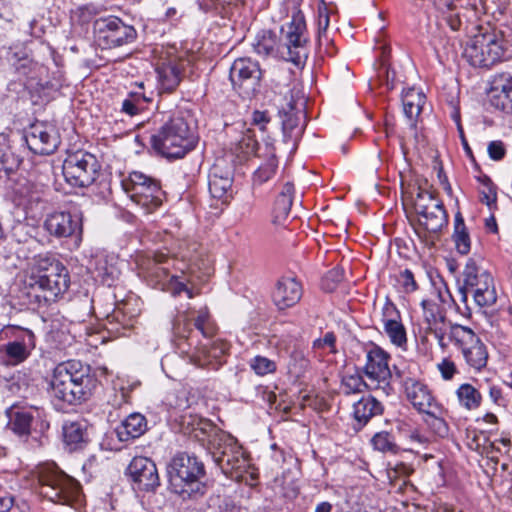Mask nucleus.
<instances>
[{
	"label": "nucleus",
	"instance_id": "obj_1",
	"mask_svg": "<svg viewBox=\"0 0 512 512\" xmlns=\"http://www.w3.org/2000/svg\"><path fill=\"white\" fill-rule=\"evenodd\" d=\"M282 39L275 32L261 30L253 42L254 51L264 57L280 58L299 65L307 58V27L304 14L294 10L291 21L281 28Z\"/></svg>",
	"mask_w": 512,
	"mask_h": 512
},
{
	"label": "nucleus",
	"instance_id": "obj_2",
	"mask_svg": "<svg viewBox=\"0 0 512 512\" xmlns=\"http://www.w3.org/2000/svg\"><path fill=\"white\" fill-rule=\"evenodd\" d=\"M201 430L209 437V451L215 464L223 474L232 480L247 483L250 463L238 441L230 434L212 425L209 421L201 422Z\"/></svg>",
	"mask_w": 512,
	"mask_h": 512
},
{
	"label": "nucleus",
	"instance_id": "obj_3",
	"mask_svg": "<svg viewBox=\"0 0 512 512\" xmlns=\"http://www.w3.org/2000/svg\"><path fill=\"white\" fill-rule=\"evenodd\" d=\"M167 476L172 491L183 500H197L207 491L202 481L204 464L193 454L179 452L167 465Z\"/></svg>",
	"mask_w": 512,
	"mask_h": 512
},
{
	"label": "nucleus",
	"instance_id": "obj_4",
	"mask_svg": "<svg viewBox=\"0 0 512 512\" xmlns=\"http://www.w3.org/2000/svg\"><path fill=\"white\" fill-rule=\"evenodd\" d=\"M5 58L32 98L46 95L50 85L48 68L35 59L32 49L27 45H13L8 48Z\"/></svg>",
	"mask_w": 512,
	"mask_h": 512
},
{
	"label": "nucleus",
	"instance_id": "obj_5",
	"mask_svg": "<svg viewBox=\"0 0 512 512\" xmlns=\"http://www.w3.org/2000/svg\"><path fill=\"white\" fill-rule=\"evenodd\" d=\"M197 137L183 117H174L150 136L153 150L166 158H182L193 150Z\"/></svg>",
	"mask_w": 512,
	"mask_h": 512
},
{
	"label": "nucleus",
	"instance_id": "obj_6",
	"mask_svg": "<svg viewBox=\"0 0 512 512\" xmlns=\"http://www.w3.org/2000/svg\"><path fill=\"white\" fill-rule=\"evenodd\" d=\"M39 493L53 503L68 505L79 495V483L55 463L39 465L35 471Z\"/></svg>",
	"mask_w": 512,
	"mask_h": 512
},
{
	"label": "nucleus",
	"instance_id": "obj_7",
	"mask_svg": "<svg viewBox=\"0 0 512 512\" xmlns=\"http://www.w3.org/2000/svg\"><path fill=\"white\" fill-rule=\"evenodd\" d=\"M506 47L502 32L490 31L469 40L463 55L474 67L489 68L502 61Z\"/></svg>",
	"mask_w": 512,
	"mask_h": 512
},
{
	"label": "nucleus",
	"instance_id": "obj_8",
	"mask_svg": "<svg viewBox=\"0 0 512 512\" xmlns=\"http://www.w3.org/2000/svg\"><path fill=\"white\" fill-rule=\"evenodd\" d=\"M23 288H68L69 273L58 261L39 258L37 262L18 275Z\"/></svg>",
	"mask_w": 512,
	"mask_h": 512
},
{
	"label": "nucleus",
	"instance_id": "obj_9",
	"mask_svg": "<svg viewBox=\"0 0 512 512\" xmlns=\"http://www.w3.org/2000/svg\"><path fill=\"white\" fill-rule=\"evenodd\" d=\"M122 187L131 200L152 212L162 204L164 192L159 182L141 172L134 171L122 180Z\"/></svg>",
	"mask_w": 512,
	"mask_h": 512
},
{
	"label": "nucleus",
	"instance_id": "obj_10",
	"mask_svg": "<svg viewBox=\"0 0 512 512\" xmlns=\"http://www.w3.org/2000/svg\"><path fill=\"white\" fill-rule=\"evenodd\" d=\"M96 43L103 49H111L132 43L137 36L135 28L116 16L101 17L93 23Z\"/></svg>",
	"mask_w": 512,
	"mask_h": 512
},
{
	"label": "nucleus",
	"instance_id": "obj_11",
	"mask_svg": "<svg viewBox=\"0 0 512 512\" xmlns=\"http://www.w3.org/2000/svg\"><path fill=\"white\" fill-rule=\"evenodd\" d=\"M390 356L382 348L372 345L366 353V364L363 372L368 380L370 390L378 391L384 396H389L394 392L391 385L393 377L389 368L388 361Z\"/></svg>",
	"mask_w": 512,
	"mask_h": 512
},
{
	"label": "nucleus",
	"instance_id": "obj_12",
	"mask_svg": "<svg viewBox=\"0 0 512 512\" xmlns=\"http://www.w3.org/2000/svg\"><path fill=\"white\" fill-rule=\"evenodd\" d=\"M62 169L68 184L82 188L91 185L96 180L99 164L94 155L78 151L64 160Z\"/></svg>",
	"mask_w": 512,
	"mask_h": 512
},
{
	"label": "nucleus",
	"instance_id": "obj_13",
	"mask_svg": "<svg viewBox=\"0 0 512 512\" xmlns=\"http://www.w3.org/2000/svg\"><path fill=\"white\" fill-rule=\"evenodd\" d=\"M262 70L259 63L250 57L236 59L231 67L229 79L238 93L245 98H251L260 87Z\"/></svg>",
	"mask_w": 512,
	"mask_h": 512
},
{
	"label": "nucleus",
	"instance_id": "obj_14",
	"mask_svg": "<svg viewBox=\"0 0 512 512\" xmlns=\"http://www.w3.org/2000/svg\"><path fill=\"white\" fill-rule=\"evenodd\" d=\"M414 207L419 216L420 225L429 232H439L448 222L443 204L429 192L418 193Z\"/></svg>",
	"mask_w": 512,
	"mask_h": 512
},
{
	"label": "nucleus",
	"instance_id": "obj_15",
	"mask_svg": "<svg viewBox=\"0 0 512 512\" xmlns=\"http://www.w3.org/2000/svg\"><path fill=\"white\" fill-rule=\"evenodd\" d=\"M126 476L139 491L154 492L160 486L156 464L147 457H134L126 469Z\"/></svg>",
	"mask_w": 512,
	"mask_h": 512
},
{
	"label": "nucleus",
	"instance_id": "obj_16",
	"mask_svg": "<svg viewBox=\"0 0 512 512\" xmlns=\"http://www.w3.org/2000/svg\"><path fill=\"white\" fill-rule=\"evenodd\" d=\"M24 138L28 148L40 155L54 153L61 142L57 129L44 122L32 124L25 132Z\"/></svg>",
	"mask_w": 512,
	"mask_h": 512
},
{
	"label": "nucleus",
	"instance_id": "obj_17",
	"mask_svg": "<svg viewBox=\"0 0 512 512\" xmlns=\"http://www.w3.org/2000/svg\"><path fill=\"white\" fill-rule=\"evenodd\" d=\"M44 228L54 237H71L77 232H81V216L78 213L53 212L45 219Z\"/></svg>",
	"mask_w": 512,
	"mask_h": 512
},
{
	"label": "nucleus",
	"instance_id": "obj_18",
	"mask_svg": "<svg viewBox=\"0 0 512 512\" xmlns=\"http://www.w3.org/2000/svg\"><path fill=\"white\" fill-rule=\"evenodd\" d=\"M284 103L279 104V116L281 118L282 130L285 141L292 140L294 143L302 133L300 126L302 110L297 107L293 95L284 96Z\"/></svg>",
	"mask_w": 512,
	"mask_h": 512
},
{
	"label": "nucleus",
	"instance_id": "obj_19",
	"mask_svg": "<svg viewBox=\"0 0 512 512\" xmlns=\"http://www.w3.org/2000/svg\"><path fill=\"white\" fill-rule=\"evenodd\" d=\"M489 100L493 107L512 114V75L504 72L493 77Z\"/></svg>",
	"mask_w": 512,
	"mask_h": 512
},
{
	"label": "nucleus",
	"instance_id": "obj_20",
	"mask_svg": "<svg viewBox=\"0 0 512 512\" xmlns=\"http://www.w3.org/2000/svg\"><path fill=\"white\" fill-rule=\"evenodd\" d=\"M52 377L56 378L57 385H63L66 381L80 382L83 384L95 385L96 379L90 373V366L78 360H69L58 364Z\"/></svg>",
	"mask_w": 512,
	"mask_h": 512
},
{
	"label": "nucleus",
	"instance_id": "obj_21",
	"mask_svg": "<svg viewBox=\"0 0 512 512\" xmlns=\"http://www.w3.org/2000/svg\"><path fill=\"white\" fill-rule=\"evenodd\" d=\"M229 349V344L216 340L210 345H203L190 356V362L197 367L218 370L222 365V357Z\"/></svg>",
	"mask_w": 512,
	"mask_h": 512
},
{
	"label": "nucleus",
	"instance_id": "obj_22",
	"mask_svg": "<svg viewBox=\"0 0 512 512\" xmlns=\"http://www.w3.org/2000/svg\"><path fill=\"white\" fill-rule=\"evenodd\" d=\"M57 385L56 378L52 377L50 381V389L52 395L60 401L66 402L70 405L81 403L89 398L92 393L94 385L83 384L80 382L67 381Z\"/></svg>",
	"mask_w": 512,
	"mask_h": 512
},
{
	"label": "nucleus",
	"instance_id": "obj_23",
	"mask_svg": "<svg viewBox=\"0 0 512 512\" xmlns=\"http://www.w3.org/2000/svg\"><path fill=\"white\" fill-rule=\"evenodd\" d=\"M403 387L408 401L420 413H426L438 406L425 384L413 378H407L403 381Z\"/></svg>",
	"mask_w": 512,
	"mask_h": 512
},
{
	"label": "nucleus",
	"instance_id": "obj_24",
	"mask_svg": "<svg viewBox=\"0 0 512 512\" xmlns=\"http://www.w3.org/2000/svg\"><path fill=\"white\" fill-rule=\"evenodd\" d=\"M35 346L36 341L34 333L29 329H22V335L16 340L8 342L4 346V351L9 359V363L17 365L29 357Z\"/></svg>",
	"mask_w": 512,
	"mask_h": 512
},
{
	"label": "nucleus",
	"instance_id": "obj_25",
	"mask_svg": "<svg viewBox=\"0 0 512 512\" xmlns=\"http://www.w3.org/2000/svg\"><path fill=\"white\" fill-rule=\"evenodd\" d=\"M7 428L19 437H27L36 419L41 418V411L37 408L31 410H16L8 414Z\"/></svg>",
	"mask_w": 512,
	"mask_h": 512
},
{
	"label": "nucleus",
	"instance_id": "obj_26",
	"mask_svg": "<svg viewBox=\"0 0 512 512\" xmlns=\"http://www.w3.org/2000/svg\"><path fill=\"white\" fill-rule=\"evenodd\" d=\"M424 103L425 95L414 88H409L402 94L403 112L411 131H416L417 120Z\"/></svg>",
	"mask_w": 512,
	"mask_h": 512
},
{
	"label": "nucleus",
	"instance_id": "obj_27",
	"mask_svg": "<svg viewBox=\"0 0 512 512\" xmlns=\"http://www.w3.org/2000/svg\"><path fill=\"white\" fill-rule=\"evenodd\" d=\"M146 430V418L140 413H132L117 426L115 431L119 440L125 442L140 437Z\"/></svg>",
	"mask_w": 512,
	"mask_h": 512
},
{
	"label": "nucleus",
	"instance_id": "obj_28",
	"mask_svg": "<svg viewBox=\"0 0 512 512\" xmlns=\"http://www.w3.org/2000/svg\"><path fill=\"white\" fill-rule=\"evenodd\" d=\"M63 440L70 451L78 450L88 441L87 427L83 421H66L62 426Z\"/></svg>",
	"mask_w": 512,
	"mask_h": 512
},
{
	"label": "nucleus",
	"instance_id": "obj_29",
	"mask_svg": "<svg viewBox=\"0 0 512 512\" xmlns=\"http://www.w3.org/2000/svg\"><path fill=\"white\" fill-rule=\"evenodd\" d=\"M383 412L382 404L371 395L363 396L353 405V416L359 427H363L368 421Z\"/></svg>",
	"mask_w": 512,
	"mask_h": 512
},
{
	"label": "nucleus",
	"instance_id": "obj_30",
	"mask_svg": "<svg viewBox=\"0 0 512 512\" xmlns=\"http://www.w3.org/2000/svg\"><path fill=\"white\" fill-rule=\"evenodd\" d=\"M156 73L160 93H171L180 84L182 71L175 63L169 62L158 66Z\"/></svg>",
	"mask_w": 512,
	"mask_h": 512
},
{
	"label": "nucleus",
	"instance_id": "obj_31",
	"mask_svg": "<svg viewBox=\"0 0 512 512\" xmlns=\"http://www.w3.org/2000/svg\"><path fill=\"white\" fill-rule=\"evenodd\" d=\"M232 177L229 172L223 173L215 166L209 175V192L215 199L226 201L232 187Z\"/></svg>",
	"mask_w": 512,
	"mask_h": 512
},
{
	"label": "nucleus",
	"instance_id": "obj_32",
	"mask_svg": "<svg viewBox=\"0 0 512 512\" xmlns=\"http://www.w3.org/2000/svg\"><path fill=\"white\" fill-rule=\"evenodd\" d=\"M463 275L465 283L464 288H473L475 286H479L480 288L495 287L492 275L485 270H480L473 259L467 261Z\"/></svg>",
	"mask_w": 512,
	"mask_h": 512
},
{
	"label": "nucleus",
	"instance_id": "obj_33",
	"mask_svg": "<svg viewBox=\"0 0 512 512\" xmlns=\"http://www.w3.org/2000/svg\"><path fill=\"white\" fill-rule=\"evenodd\" d=\"M294 186L286 183L277 196L273 209V222L281 224L289 215L293 201Z\"/></svg>",
	"mask_w": 512,
	"mask_h": 512
},
{
	"label": "nucleus",
	"instance_id": "obj_34",
	"mask_svg": "<svg viewBox=\"0 0 512 512\" xmlns=\"http://www.w3.org/2000/svg\"><path fill=\"white\" fill-rule=\"evenodd\" d=\"M462 354L469 366L476 370H480L486 366L488 353L485 345L477 338V343L470 344L462 350Z\"/></svg>",
	"mask_w": 512,
	"mask_h": 512
},
{
	"label": "nucleus",
	"instance_id": "obj_35",
	"mask_svg": "<svg viewBox=\"0 0 512 512\" xmlns=\"http://www.w3.org/2000/svg\"><path fill=\"white\" fill-rule=\"evenodd\" d=\"M151 100L152 98L143 92H130L122 101L121 111L129 116H135L144 111Z\"/></svg>",
	"mask_w": 512,
	"mask_h": 512
},
{
	"label": "nucleus",
	"instance_id": "obj_36",
	"mask_svg": "<svg viewBox=\"0 0 512 512\" xmlns=\"http://www.w3.org/2000/svg\"><path fill=\"white\" fill-rule=\"evenodd\" d=\"M448 338L462 351L470 344L477 343V338L479 337L469 327L459 324H449Z\"/></svg>",
	"mask_w": 512,
	"mask_h": 512
},
{
	"label": "nucleus",
	"instance_id": "obj_37",
	"mask_svg": "<svg viewBox=\"0 0 512 512\" xmlns=\"http://www.w3.org/2000/svg\"><path fill=\"white\" fill-rule=\"evenodd\" d=\"M19 165V158L11 151L8 139L0 135V174L7 175Z\"/></svg>",
	"mask_w": 512,
	"mask_h": 512
},
{
	"label": "nucleus",
	"instance_id": "obj_38",
	"mask_svg": "<svg viewBox=\"0 0 512 512\" xmlns=\"http://www.w3.org/2000/svg\"><path fill=\"white\" fill-rule=\"evenodd\" d=\"M457 397L462 406L466 409H475L479 407L481 403V394L471 384H462L457 389Z\"/></svg>",
	"mask_w": 512,
	"mask_h": 512
},
{
	"label": "nucleus",
	"instance_id": "obj_39",
	"mask_svg": "<svg viewBox=\"0 0 512 512\" xmlns=\"http://www.w3.org/2000/svg\"><path fill=\"white\" fill-rule=\"evenodd\" d=\"M371 444L375 450L382 453L396 454L399 451L394 436L386 431L376 433L371 438Z\"/></svg>",
	"mask_w": 512,
	"mask_h": 512
},
{
	"label": "nucleus",
	"instance_id": "obj_40",
	"mask_svg": "<svg viewBox=\"0 0 512 512\" xmlns=\"http://www.w3.org/2000/svg\"><path fill=\"white\" fill-rule=\"evenodd\" d=\"M440 412L439 406L434 407L432 410L426 412L424 419L430 430L438 437H446L449 432V427L446 421L438 414Z\"/></svg>",
	"mask_w": 512,
	"mask_h": 512
},
{
	"label": "nucleus",
	"instance_id": "obj_41",
	"mask_svg": "<svg viewBox=\"0 0 512 512\" xmlns=\"http://www.w3.org/2000/svg\"><path fill=\"white\" fill-rule=\"evenodd\" d=\"M384 330L393 344L397 346L406 344L407 338L405 328L397 319H385Z\"/></svg>",
	"mask_w": 512,
	"mask_h": 512
},
{
	"label": "nucleus",
	"instance_id": "obj_42",
	"mask_svg": "<svg viewBox=\"0 0 512 512\" xmlns=\"http://www.w3.org/2000/svg\"><path fill=\"white\" fill-rule=\"evenodd\" d=\"M301 297V290H274L272 295L273 301L279 310L292 307Z\"/></svg>",
	"mask_w": 512,
	"mask_h": 512
},
{
	"label": "nucleus",
	"instance_id": "obj_43",
	"mask_svg": "<svg viewBox=\"0 0 512 512\" xmlns=\"http://www.w3.org/2000/svg\"><path fill=\"white\" fill-rule=\"evenodd\" d=\"M365 389H369L368 381L365 382L361 375L350 374L343 376L341 390L345 395L361 393Z\"/></svg>",
	"mask_w": 512,
	"mask_h": 512
},
{
	"label": "nucleus",
	"instance_id": "obj_44",
	"mask_svg": "<svg viewBox=\"0 0 512 512\" xmlns=\"http://www.w3.org/2000/svg\"><path fill=\"white\" fill-rule=\"evenodd\" d=\"M463 296L467 297L470 293L476 304L480 307H490L497 301V290H458Z\"/></svg>",
	"mask_w": 512,
	"mask_h": 512
},
{
	"label": "nucleus",
	"instance_id": "obj_45",
	"mask_svg": "<svg viewBox=\"0 0 512 512\" xmlns=\"http://www.w3.org/2000/svg\"><path fill=\"white\" fill-rule=\"evenodd\" d=\"M118 277V271L113 267H99L93 274L95 285L106 288H112L116 286V280Z\"/></svg>",
	"mask_w": 512,
	"mask_h": 512
},
{
	"label": "nucleus",
	"instance_id": "obj_46",
	"mask_svg": "<svg viewBox=\"0 0 512 512\" xmlns=\"http://www.w3.org/2000/svg\"><path fill=\"white\" fill-rule=\"evenodd\" d=\"M437 319L431 327H424V332L426 335H433L437 339L439 346L445 349L448 346L445 336L447 333L449 334V325L446 323L444 315L437 317Z\"/></svg>",
	"mask_w": 512,
	"mask_h": 512
},
{
	"label": "nucleus",
	"instance_id": "obj_47",
	"mask_svg": "<svg viewBox=\"0 0 512 512\" xmlns=\"http://www.w3.org/2000/svg\"><path fill=\"white\" fill-rule=\"evenodd\" d=\"M424 316V327H431L444 314L440 310V306L434 299H423L421 301Z\"/></svg>",
	"mask_w": 512,
	"mask_h": 512
},
{
	"label": "nucleus",
	"instance_id": "obj_48",
	"mask_svg": "<svg viewBox=\"0 0 512 512\" xmlns=\"http://www.w3.org/2000/svg\"><path fill=\"white\" fill-rule=\"evenodd\" d=\"M195 327L206 338L212 337L216 333V326L210 319L207 308H202L199 310L198 316L195 319Z\"/></svg>",
	"mask_w": 512,
	"mask_h": 512
},
{
	"label": "nucleus",
	"instance_id": "obj_49",
	"mask_svg": "<svg viewBox=\"0 0 512 512\" xmlns=\"http://www.w3.org/2000/svg\"><path fill=\"white\" fill-rule=\"evenodd\" d=\"M251 369L260 376H264L276 371V363L264 356H255L250 361Z\"/></svg>",
	"mask_w": 512,
	"mask_h": 512
},
{
	"label": "nucleus",
	"instance_id": "obj_50",
	"mask_svg": "<svg viewBox=\"0 0 512 512\" xmlns=\"http://www.w3.org/2000/svg\"><path fill=\"white\" fill-rule=\"evenodd\" d=\"M452 240L456 251L461 255H467L471 250V239L467 229L454 231Z\"/></svg>",
	"mask_w": 512,
	"mask_h": 512
},
{
	"label": "nucleus",
	"instance_id": "obj_51",
	"mask_svg": "<svg viewBox=\"0 0 512 512\" xmlns=\"http://www.w3.org/2000/svg\"><path fill=\"white\" fill-rule=\"evenodd\" d=\"M483 189L480 191L481 202L486 204L490 209L496 205L497 193L496 187L489 177L485 176L482 179Z\"/></svg>",
	"mask_w": 512,
	"mask_h": 512
},
{
	"label": "nucleus",
	"instance_id": "obj_52",
	"mask_svg": "<svg viewBox=\"0 0 512 512\" xmlns=\"http://www.w3.org/2000/svg\"><path fill=\"white\" fill-rule=\"evenodd\" d=\"M329 23H330V19H329V14L327 12V9L319 8L318 21H317V26H318L317 41L320 46L323 45L324 43L329 42V39L326 36V31L329 26Z\"/></svg>",
	"mask_w": 512,
	"mask_h": 512
},
{
	"label": "nucleus",
	"instance_id": "obj_53",
	"mask_svg": "<svg viewBox=\"0 0 512 512\" xmlns=\"http://www.w3.org/2000/svg\"><path fill=\"white\" fill-rule=\"evenodd\" d=\"M277 161L274 157L270 158L267 163L260 166L254 173V180L263 183L269 180L276 172Z\"/></svg>",
	"mask_w": 512,
	"mask_h": 512
},
{
	"label": "nucleus",
	"instance_id": "obj_54",
	"mask_svg": "<svg viewBox=\"0 0 512 512\" xmlns=\"http://www.w3.org/2000/svg\"><path fill=\"white\" fill-rule=\"evenodd\" d=\"M240 148L246 154H253L258 149V142L255 139V135L248 130L239 141Z\"/></svg>",
	"mask_w": 512,
	"mask_h": 512
},
{
	"label": "nucleus",
	"instance_id": "obj_55",
	"mask_svg": "<svg viewBox=\"0 0 512 512\" xmlns=\"http://www.w3.org/2000/svg\"><path fill=\"white\" fill-rule=\"evenodd\" d=\"M489 157L494 161L502 160L506 154V148L502 141L495 140L489 142L487 146Z\"/></svg>",
	"mask_w": 512,
	"mask_h": 512
},
{
	"label": "nucleus",
	"instance_id": "obj_56",
	"mask_svg": "<svg viewBox=\"0 0 512 512\" xmlns=\"http://www.w3.org/2000/svg\"><path fill=\"white\" fill-rule=\"evenodd\" d=\"M21 29L32 37L40 38L44 34V28L39 25L38 20L33 18L30 21L23 23Z\"/></svg>",
	"mask_w": 512,
	"mask_h": 512
},
{
	"label": "nucleus",
	"instance_id": "obj_57",
	"mask_svg": "<svg viewBox=\"0 0 512 512\" xmlns=\"http://www.w3.org/2000/svg\"><path fill=\"white\" fill-rule=\"evenodd\" d=\"M54 290H42V292H50V296L44 294H34L32 295L30 292L27 293V296L29 298L33 297L35 304H37V307H41L44 305H49L52 301L55 302L58 297V293H53Z\"/></svg>",
	"mask_w": 512,
	"mask_h": 512
},
{
	"label": "nucleus",
	"instance_id": "obj_58",
	"mask_svg": "<svg viewBox=\"0 0 512 512\" xmlns=\"http://www.w3.org/2000/svg\"><path fill=\"white\" fill-rule=\"evenodd\" d=\"M336 337L333 332H327L323 338L314 341L315 348L329 347L332 353L336 352L335 348Z\"/></svg>",
	"mask_w": 512,
	"mask_h": 512
},
{
	"label": "nucleus",
	"instance_id": "obj_59",
	"mask_svg": "<svg viewBox=\"0 0 512 512\" xmlns=\"http://www.w3.org/2000/svg\"><path fill=\"white\" fill-rule=\"evenodd\" d=\"M438 369L445 380L452 379V377L456 373V366L454 362L448 359H444L441 363H439Z\"/></svg>",
	"mask_w": 512,
	"mask_h": 512
},
{
	"label": "nucleus",
	"instance_id": "obj_60",
	"mask_svg": "<svg viewBox=\"0 0 512 512\" xmlns=\"http://www.w3.org/2000/svg\"><path fill=\"white\" fill-rule=\"evenodd\" d=\"M302 287L303 283L298 279V277L293 272H289L286 277H283L278 281L277 288H294V287Z\"/></svg>",
	"mask_w": 512,
	"mask_h": 512
},
{
	"label": "nucleus",
	"instance_id": "obj_61",
	"mask_svg": "<svg viewBox=\"0 0 512 512\" xmlns=\"http://www.w3.org/2000/svg\"><path fill=\"white\" fill-rule=\"evenodd\" d=\"M344 279V270L340 267H335L327 273L326 280L328 283H333L335 285L342 284Z\"/></svg>",
	"mask_w": 512,
	"mask_h": 512
},
{
	"label": "nucleus",
	"instance_id": "obj_62",
	"mask_svg": "<svg viewBox=\"0 0 512 512\" xmlns=\"http://www.w3.org/2000/svg\"><path fill=\"white\" fill-rule=\"evenodd\" d=\"M398 281L399 283L404 287V288H408L409 286H412V287H416V282L414 280V275L413 273L408 270V269H405L404 271H401L399 273V278H398Z\"/></svg>",
	"mask_w": 512,
	"mask_h": 512
},
{
	"label": "nucleus",
	"instance_id": "obj_63",
	"mask_svg": "<svg viewBox=\"0 0 512 512\" xmlns=\"http://www.w3.org/2000/svg\"><path fill=\"white\" fill-rule=\"evenodd\" d=\"M489 395L491 400L497 404V405H503L504 404V398L502 395V390L498 386H490L489 388Z\"/></svg>",
	"mask_w": 512,
	"mask_h": 512
},
{
	"label": "nucleus",
	"instance_id": "obj_64",
	"mask_svg": "<svg viewBox=\"0 0 512 512\" xmlns=\"http://www.w3.org/2000/svg\"><path fill=\"white\" fill-rule=\"evenodd\" d=\"M252 120H253L254 124L258 125L260 127V129L263 130L265 127V124L268 122V117H267L266 112L255 111L253 113Z\"/></svg>",
	"mask_w": 512,
	"mask_h": 512
}]
</instances>
